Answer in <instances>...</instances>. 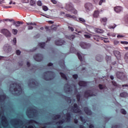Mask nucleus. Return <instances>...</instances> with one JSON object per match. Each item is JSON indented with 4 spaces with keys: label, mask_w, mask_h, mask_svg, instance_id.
<instances>
[{
    "label": "nucleus",
    "mask_w": 128,
    "mask_h": 128,
    "mask_svg": "<svg viewBox=\"0 0 128 128\" xmlns=\"http://www.w3.org/2000/svg\"><path fill=\"white\" fill-rule=\"evenodd\" d=\"M37 4H38V6H42V1L38 0V1L37 2Z\"/></svg>",
    "instance_id": "obj_48"
},
{
    "label": "nucleus",
    "mask_w": 128,
    "mask_h": 128,
    "mask_svg": "<svg viewBox=\"0 0 128 128\" xmlns=\"http://www.w3.org/2000/svg\"><path fill=\"white\" fill-rule=\"evenodd\" d=\"M96 60L98 62H101L102 60V56L98 55L96 56Z\"/></svg>",
    "instance_id": "obj_25"
},
{
    "label": "nucleus",
    "mask_w": 128,
    "mask_h": 128,
    "mask_svg": "<svg viewBox=\"0 0 128 128\" xmlns=\"http://www.w3.org/2000/svg\"><path fill=\"white\" fill-rule=\"evenodd\" d=\"M66 120H67V122H70V118H72V115H70V113L68 112L66 114Z\"/></svg>",
    "instance_id": "obj_23"
},
{
    "label": "nucleus",
    "mask_w": 128,
    "mask_h": 128,
    "mask_svg": "<svg viewBox=\"0 0 128 128\" xmlns=\"http://www.w3.org/2000/svg\"><path fill=\"white\" fill-rule=\"evenodd\" d=\"M54 120H58V118H60V114H56L53 117Z\"/></svg>",
    "instance_id": "obj_38"
},
{
    "label": "nucleus",
    "mask_w": 128,
    "mask_h": 128,
    "mask_svg": "<svg viewBox=\"0 0 128 128\" xmlns=\"http://www.w3.org/2000/svg\"><path fill=\"white\" fill-rule=\"evenodd\" d=\"M84 112L88 116H92V112L88 107L84 108Z\"/></svg>",
    "instance_id": "obj_12"
},
{
    "label": "nucleus",
    "mask_w": 128,
    "mask_h": 128,
    "mask_svg": "<svg viewBox=\"0 0 128 128\" xmlns=\"http://www.w3.org/2000/svg\"><path fill=\"white\" fill-rule=\"evenodd\" d=\"M72 76H73V78L74 80H76L78 78V74H73Z\"/></svg>",
    "instance_id": "obj_49"
},
{
    "label": "nucleus",
    "mask_w": 128,
    "mask_h": 128,
    "mask_svg": "<svg viewBox=\"0 0 128 128\" xmlns=\"http://www.w3.org/2000/svg\"><path fill=\"white\" fill-rule=\"evenodd\" d=\"M116 26V25L115 24H114L113 25L109 26V28H114Z\"/></svg>",
    "instance_id": "obj_54"
},
{
    "label": "nucleus",
    "mask_w": 128,
    "mask_h": 128,
    "mask_svg": "<svg viewBox=\"0 0 128 128\" xmlns=\"http://www.w3.org/2000/svg\"><path fill=\"white\" fill-rule=\"evenodd\" d=\"M84 36L86 38H90V34H84Z\"/></svg>",
    "instance_id": "obj_56"
},
{
    "label": "nucleus",
    "mask_w": 128,
    "mask_h": 128,
    "mask_svg": "<svg viewBox=\"0 0 128 128\" xmlns=\"http://www.w3.org/2000/svg\"><path fill=\"white\" fill-rule=\"evenodd\" d=\"M98 87L100 90H104V85L102 84H100L98 85Z\"/></svg>",
    "instance_id": "obj_45"
},
{
    "label": "nucleus",
    "mask_w": 128,
    "mask_h": 128,
    "mask_svg": "<svg viewBox=\"0 0 128 128\" xmlns=\"http://www.w3.org/2000/svg\"><path fill=\"white\" fill-rule=\"evenodd\" d=\"M33 58L36 62H42V60H44V56L40 54H37L34 55Z\"/></svg>",
    "instance_id": "obj_5"
},
{
    "label": "nucleus",
    "mask_w": 128,
    "mask_h": 128,
    "mask_svg": "<svg viewBox=\"0 0 128 128\" xmlns=\"http://www.w3.org/2000/svg\"><path fill=\"white\" fill-rule=\"evenodd\" d=\"M2 122H6V116H2Z\"/></svg>",
    "instance_id": "obj_46"
},
{
    "label": "nucleus",
    "mask_w": 128,
    "mask_h": 128,
    "mask_svg": "<svg viewBox=\"0 0 128 128\" xmlns=\"http://www.w3.org/2000/svg\"><path fill=\"white\" fill-rule=\"evenodd\" d=\"M65 8L66 10H68V12H72L74 14H78V11L74 9V5L70 2L66 4Z\"/></svg>",
    "instance_id": "obj_3"
},
{
    "label": "nucleus",
    "mask_w": 128,
    "mask_h": 128,
    "mask_svg": "<svg viewBox=\"0 0 128 128\" xmlns=\"http://www.w3.org/2000/svg\"><path fill=\"white\" fill-rule=\"evenodd\" d=\"M6 98V94L0 95V102H4Z\"/></svg>",
    "instance_id": "obj_21"
},
{
    "label": "nucleus",
    "mask_w": 128,
    "mask_h": 128,
    "mask_svg": "<svg viewBox=\"0 0 128 128\" xmlns=\"http://www.w3.org/2000/svg\"><path fill=\"white\" fill-rule=\"evenodd\" d=\"M95 30L98 34H103L104 32V30L102 29L96 28Z\"/></svg>",
    "instance_id": "obj_31"
},
{
    "label": "nucleus",
    "mask_w": 128,
    "mask_h": 128,
    "mask_svg": "<svg viewBox=\"0 0 128 128\" xmlns=\"http://www.w3.org/2000/svg\"><path fill=\"white\" fill-rule=\"evenodd\" d=\"M99 15H100V11L95 10L94 12V14H93L94 18H98Z\"/></svg>",
    "instance_id": "obj_27"
},
{
    "label": "nucleus",
    "mask_w": 128,
    "mask_h": 128,
    "mask_svg": "<svg viewBox=\"0 0 128 128\" xmlns=\"http://www.w3.org/2000/svg\"><path fill=\"white\" fill-rule=\"evenodd\" d=\"M125 20L127 22H128V14L125 16Z\"/></svg>",
    "instance_id": "obj_64"
},
{
    "label": "nucleus",
    "mask_w": 128,
    "mask_h": 128,
    "mask_svg": "<svg viewBox=\"0 0 128 128\" xmlns=\"http://www.w3.org/2000/svg\"><path fill=\"white\" fill-rule=\"evenodd\" d=\"M59 64L62 68L65 69L66 68V64H64V60H61L59 61Z\"/></svg>",
    "instance_id": "obj_16"
},
{
    "label": "nucleus",
    "mask_w": 128,
    "mask_h": 128,
    "mask_svg": "<svg viewBox=\"0 0 128 128\" xmlns=\"http://www.w3.org/2000/svg\"><path fill=\"white\" fill-rule=\"evenodd\" d=\"M80 46H81L82 48H90V44H86L84 42H81L80 43Z\"/></svg>",
    "instance_id": "obj_8"
},
{
    "label": "nucleus",
    "mask_w": 128,
    "mask_h": 128,
    "mask_svg": "<svg viewBox=\"0 0 128 128\" xmlns=\"http://www.w3.org/2000/svg\"><path fill=\"white\" fill-rule=\"evenodd\" d=\"M12 32L14 34H17L18 30L16 29H12Z\"/></svg>",
    "instance_id": "obj_41"
},
{
    "label": "nucleus",
    "mask_w": 128,
    "mask_h": 128,
    "mask_svg": "<svg viewBox=\"0 0 128 128\" xmlns=\"http://www.w3.org/2000/svg\"><path fill=\"white\" fill-rule=\"evenodd\" d=\"M114 10L116 12L117 14H118L120 12L122 11V7L120 6H117L114 7Z\"/></svg>",
    "instance_id": "obj_14"
},
{
    "label": "nucleus",
    "mask_w": 128,
    "mask_h": 128,
    "mask_svg": "<svg viewBox=\"0 0 128 128\" xmlns=\"http://www.w3.org/2000/svg\"><path fill=\"white\" fill-rule=\"evenodd\" d=\"M78 85L80 86H88V82L86 81H80L78 82Z\"/></svg>",
    "instance_id": "obj_20"
},
{
    "label": "nucleus",
    "mask_w": 128,
    "mask_h": 128,
    "mask_svg": "<svg viewBox=\"0 0 128 128\" xmlns=\"http://www.w3.org/2000/svg\"><path fill=\"white\" fill-rule=\"evenodd\" d=\"M26 24L27 26H29L28 28V30H32L34 28V27L30 26H36V24L35 22H26Z\"/></svg>",
    "instance_id": "obj_18"
},
{
    "label": "nucleus",
    "mask_w": 128,
    "mask_h": 128,
    "mask_svg": "<svg viewBox=\"0 0 128 128\" xmlns=\"http://www.w3.org/2000/svg\"><path fill=\"white\" fill-rule=\"evenodd\" d=\"M120 96L121 98H128V94L126 92H123L120 94Z\"/></svg>",
    "instance_id": "obj_24"
},
{
    "label": "nucleus",
    "mask_w": 128,
    "mask_h": 128,
    "mask_svg": "<svg viewBox=\"0 0 128 128\" xmlns=\"http://www.w3.org/2000/svg\"><path fill=\"white\" fill-rule=\"evenodd\" d=\"M20 24H24V22H20V21H17V22L14 21L13 22V25L15 26L16 28L20 26Z\"/></svg>",
    "instance_id": "obj_17"
},
{
    "label": "nucleus",
    "mask_w": 128,
    "mask_h": 128,
    "mask_svg": "<svg viewBox=\"0 0 128 128\" xmlns=\"http://www.w3.org/2000/svg\"><path fill=\"white\" fill-rule=\"evenodd\" d=\"M114 44L115 46H116L120 44V42L118 40H114Z\"/></svg>",
    "instance_id": "obj_57"
},
{
    "label": "nucleus",
    "mask_w": 128,
    "mask_h": 128,
    "mask_svg": "<svg viewBox=\"0 0 128 128\" xmlns=\"http://www.w3.org/2000/svg\"><path fill=\"white\" fill-rule=\"evenodd\" d=\"M116 76L118 78H119L120 80H122V78H124V73L120 72H116Z\"/></svg>",
    "instance_id": "obj_15"
},
{
    "label": "nucleus",
    "mask_w": 128,
    "mask_h": 128,
    "mask_svg": "<svg viewBox=\"0 0 128 128\" xmlns=\"http://www.w3.org/2000/svg\"><path fill=\"white\" fill-rule=\"evenodd\" d=\"M104 2H106V0H99L98 2V4L99 6H102V4H104Z\"/></svg>",
    "instance_id": "obj_39"
},
{
    "label": "nucleus",
    "mask_w": 128,
    "mask_h": 128,
    "mask_svg": "<svg viewBox=\"0 0 128 128\" xmlns=\"http://www.w3.org/2000/svg\"><path fill=\"white\" fill-rule=\"evenodd\" d=\"M54 72L52 71H46L43 74V78L44 80H52V76H54Z\"/></svg>",
    "instance_id": "obj_2"
},
{
    "label": "nucleus",
    "mask_w": 128,
    "mask_h": 128,
    "mask_svg": "<svg viewBox=\"0 0 128 128\" xmlns=\"http://www.w3.org/2000/svg\"><path fill=\"white\" fill-rule=\"evenodd\" d=\"M30 4L31 6H34V4H36V2L34 0H30Z\"/></svg>",
    "instance_id": "obj_51"
},
{
    "label": "nucleus",
    "mask_w": 128,
    "mask_h": 128,
    "mask_svg": "<svg viewBox=\"0 0 128 128\" xmlns=\"http://www.w3.org/2000/svg\"><path fill=\"white\" fill-rule=\"evenodd\" d=\"M64 122V120H60L57 122V124H62Z\"/></svg>",
    "instance_id": "obj_52"
},
{
    "label": "nucleus",
    "mask_w": 128,
    "mask_h": 128,
    "mask_svg": "<svg viewBox=\"0 0 128 128\" xmlns=\"http://www.w3.org/2000/svg\"><path fill=\"white\" fill-rule=\"evenodd\" d=\"M39 46H40V48H44V46H46V42H40L39 44Z\"/></svg>",
    "instance_id": "obj_34"
},
{
    "label": "nucleus",
    "mask_w": 128,
    "mask_h": 128,
    "mask_svg": "<svg viewBox=\"0 0 128 128\" xmlns=\"http://www.w3.org/2000/svg\"><path fill=\"white\" fill-rule=\"evenodd\" d=\"M78 20V22H80V24H86V20H84V18H79Z\"/></svg>",
    "instance_id": "obj_26"
},
{
    "label": "nucleus",
    "mask_w": 128,
    "mask_h": 128,
    "mask_svg": "<svg viewBox=\"0 0 128 128\" xmlns=\"http://www.w3.org/2000/svg\"><path fill=\"white\" fill-rule=\"evenodd\" d=\"M1 32L4 36H6V38H10V36H12V34H10V32L7 29H2L1 30Z\"/></svg>",
    "instance_id": "obj_7"
},
{
    "label": "nucleus",
    "mask_w": 128,
    "mask_h": 128,
    "mask_svg": "<svg viewBox=\"0 0 128 128\" xmlns=\"http://www.w3.org/2000/svg\"><path fill=\"white\" fill-rule=\"evenodd\" d=\"M34 122H36V120H30L28 121V124H34Z\"/></svg>",
    "instance_id": "obj_50"
},
{
    "label": "nucleus",
    "mask_w": 128,
    "mask_h": 128,
    "mask_svg": "<svg viewBox=\"0 0 128 128\" xmlns=\"http://www.w3.org/2000/svg\"><path fill=\"white\" fill-rule=\"evenodd\" d=\"M111 58H110V56H106V60L107 62H108V60H110Z\"/></svg>",
    "instance_id": "obj_60"
},
{
    "label": "nucleus",
    "mask_w": 128,
    "mask_h": 128,
    "mask_svg": "<svg viewBox=\"0 0 128 128\" xmlns=\"http://www.w3.org/2000/svg\"><path fill=\"white\" fill-rule=\"evenodd\" d=\"M114 54L115 56L118 59L120 58V52L118 50H114Z\"/></svg>",
    "instance_id": "obj_19"
},
{
    "label": "nucleus",
    "mask_w": 128,
    "mask_h": 128,
    "mask_svg": "<svg viewBox=\"0 0 128 128\" xmlns=\"http://www.w3.org/2000/svg\"><path fill=\"white\" fill-rule=\"evenodd\" d=\"M66 16H67V18H76V16H72L70 14H66Z\"/></svg>",
    "instance_id": "obj_30"
},
{
    "label": "nucleus",
    "mask_w": 128,
    "mask_h": 128,
    "mask_svg": "<svg viewBox=\"0 0 128 128\" xmlns=\"http://www.w3.org/2000/svg\"><path fill=\"white\" fill-rule=\"evenodd\" d=\"M12 88L14 90L16 96H20V94H22V89L20 84L14 83L10 85V90H11Z\"/></svg>",
    "instance_id": "obj_1"
},
{
    "label": "nucleus",
    "mask_w": 128,
    "mask_h": 128,
    "mask_svg": "<svg viewBox=\"0 0 128 128\" xmlns=\"http://www.w3.org/2000/svg\"><path fill=\"white\" fill-rule=\"evenodd\" d=\"M76 48L74 47H72L70 48V52L72 54H74V52H76Z\"/></svg>",
    "instance_id": "obj_36"
},
{
    "label": "nucleus",
    "mask_w": 128,
    "mask_h": 128,
    "mask_svg": "<svg viewBox=\"0 0 128 128\" xmlns=\"http://www.w3.org/2000/svg\"><path fill=\"white\" fill-rule=\"evenodd\" d=\"M68 28L69 30H71V32H74V28L70 27V26L68 27Z\"/></svg>",
    "instance_id": "obj_58"
},
{
    "label": "nucleus",
    "mask_w": 128,
    "mask_h": 128,
    "mask_svg": "<svg viewBox=\"0 0 128 128\" xmlns=\"http://www.w3.org/2000/svg\"><path fill=\"white\" fill-rule=\"evenodd\" d=\"M14 120H16V124H18V122H20V124H21V122H22V120L20 119H17V120L14 119Z\"/></svg>",
    "instance_id": "obj_44"
},
{
    "label": "nucleus",
    "mask_w": 128,
    "mask_h": 128,
    "mask_svg": "<svg viewBox=\"0 0 128 128\" xmlns=\"http://www.w3.org/2000/svg\"><path fill=\"white\" fill-rule=\"evenodd\" d=\"M20 50H16V54H17V56H20Z\"/></svg>",
    "instance_id": "obj_59"
},
{
    "label": "nucleus",
    "mask_w": 128,
    "mask_h": 128,
    "mask_svg": "<svg viewBox=\"0 0 128 128\" xmlns=\"http://www.w3.org/2000/svg\"><path fill=\"white\" fill-rule=\"evenodd\" d=\"M50 28L52 30H56L58 28L55 25H52L50 27Z\"/></svg>",
    "instance_id": "obj_37"
},
{
    "label": "nucleus",
    "mask_w": 128,
    "mask_h": 128,
    "mask_svg": "<svg viewBox=\"0 0 128 128\" xmlns=\"http://www.w3.org/2000/svg\"><path fill=\"white\" fill-rule=\"evenodd\" d=\"M76 54L78 56V59L81 62L82 64H86V61H84V59L82 58V55L80 54V53L78 52L76 53Z\"/></svg>",
    "instance_id": "obj_9"
},
{
    "label": "nucleus",
    "mask_w": 128,
    "mask_h": 128,
    "mask_svg": "<svg viewBox=\"0 0 128 128\" xmlns=\"http://www.w3.org/2000/svg\"><path fill=\"white\" fill-rule=\"evenodd\" d=\"M101 22H104V26H106V22H108V18H104L100 19Z\"/></svg>",
    "instance_id": "obj_28"
},
{
    "label": "nucleus",
    "mask_w": 128,
    "mask_h": 128,
    "mask_svg": "<svg viewBox=\"0 0 128 128\" xmlns=\"http://www.w3.org/2000/svg\"><path fill=\"white\" fill-rule=\"evenodd\" d=\"M86 10L88 12H90V10H92L94 8V6L91 3H86L84 5Z\"/></svg>",
    "instance_id": "obj_6"
},
{
    "label": "nucleus",
    "mask_w": 128,
    "mask_h": 128,
    "mask_svg": "<svg viewBox=\"0 0 128 128\" xmlns=\"http://www.w3.org/2000/svg\"><path fill=\"white\" fill-rule=\"evenodd\" d=\"M71 110L76 114H82V112L81 110L78 108V104L76 103L74 104L73 106H72Z\"/></svg>",
    "instance_id": "obj_4"
},
{
    "label": "nucleus",
    "mask_w": 128,
    "mask_h": 128,
    "mask_svg": "<svg viewBox=\"0 0 128 128\" xmlns=\"http://www.w3.org/2000/svg\"><path fill=\"white\" fill-rule=\"evenodd\" d=\"M94 94L92 93L90 90H86L84 92V96L85 98H88V96H92Z\"/></svg>",
    "instance_id": "obj_11"
},
{
    "label": "nucleus",
    "mask_w": 128,
    "mask_h": 128,
    "mask_svg": "<svg viewBox=\"0 0 128 128\" xmlns=\"http://www.w3.org/2000/svg\"><path fill=\"white\" fill-rule=\"evenodd\" d=\"M124 60L128 64V53L126 54L124 56Z\"/></svg>",
    "instance_id": "obj_40"
},
{
    "label": "nucleus",
    "mask_w": 128,
    "mask_h": 128,
    "mask_svg": "<svg viewBox=\"0 0 128 128\" xmlns=\"http://www.w3.org/2000/svg\"><path fill=\"white\" fill-rule=\"evenodd\" d=\"M100 40H104V42H105V44H108V42H110L108 41V38H104L100 37Z\"/></svg>",
    "instance_id": "obj_32"
},
{
    "label": "nucleus",
    "mask_w": 128,
    "mask_h": 128,
    "mask_svg": "<svg viewBox=\"0 0 128 128\" xmlns=\"http://www.w3.org/2000/svg\"><path fill=\"white\" fill-rule=\"evenodd\" d=\"M51 2L54 4H58V2H56V0H51Z\"/></svg>",
    "instance_id": "obj_61"
},
{
    "label": "nucleus",
    "mask_w": 128,
    "mask_h": 128,
    "mask_svg": "<svg viewBox=\"0 0 128 128\" xmlns=\"http://www.w3.org/2000/svg\"><path fill=\"white\" fill-rule=\"evenodd\" d=\"M112 82L113 86H118V83H116V82L113 80Z\"/></svg>",
    "instance_id": "obj_55"
},
{
    "label": "nucleus",
    "mask_w": 128,
    "mask_h": 128,
    "mask_svg": "<svg viewBox=\"0 0 128 128\" xmlns=\"http://www.w3.org/2000/svg\"><path fill=\"white\" fill-rule=\"evenodd\" d=\"M117 38H124V36L122 34H119V35H118Z\"/></svg>",
    "instance_id": "obj_63"
},
{
    "label": "nucleus",
    "mask_w": 128,
    "mask_h": 128,
    "mask_svg": "<svg viewBox=\"0 0 128 128\" xmlns=\"http://www.w3.org/2000/svg\"><path fill=\"white\" fill-rule=\"evenodd\" d=\"M74 38H76V36L74 35H70L66 37V38H68V40H72Z\"/></svg>",
    "instance_id": "obj_35"
},
{
    "label": "nucleus",
    "mask_w": 128,
    "mask_h": 128,
    "mask_svg": "<svg viewBox=\"0 0 128 128\" xmlns=\"http://www.w3.org/2000/svg\"><path fill=\"white\" fill-rule=\"evenodd\" d=\"M120 44H128V42L126 41H121Z\"/></svg>",
    "instance_id": "obj_53"
},
{
    "label": "nucleus",
    "mask_w": 128,
    "mask_h": 128,
    "mask_svg": "<svg viewBox=\"0 0 128 128\" xmlns=\"http://www.w3.org/2000/svg\"><path fill=\"white\" fill-rule=\"evenodd\" d=\"M66 44V42L62 39L56 40L55 42L56 46H62V44Z\"/></svg>",
    "instance_id": "obj_10"
},
{
    "label": "nucleus",
    "mask_w": 128,
    "mask_h": 128,
    "mask_svg": "<svg viewBox=\"0 0 128 128\" xmlns=\"http://www.w3.org/2000/svg\"><path fill=\"white\" fill-rule=\"evenodd\" d=\"M63 98L68 102H72V99H70V97H68V96H63Z\"/></svg>",
    "instance_id": "obj_22"
},
{
    "label": "nucleus",
    "mask_w": 128,
    "mask_h": 128,
    "mask_svg": "<svg viewBox=\"0 0 128 128\" xmlns=\"http://www.w3.org/2000/svg\"><path fill=\"white\" fill-rule=\"evenodd\" d=\"M76 98L78 102H80V94H78L76 95Z\"/></svg>",
    "instance_id": "obj_47"
},
{
    "label": "nucleus",
    "mask_w": 128,
    "mask_h": 128,
    "mask_svg": "<svg viewBox=\"0 0 128 128\" xmlns=\"http://www.w3.org/2000/svg\"><path fill=\"white\" fill-rule=\"evenodd\" d=\"M5 4L6 6H8V4H12V0H5L3 1H1L0 2V4Z\"/></svg>",
    "instance_id": "obj_13"
},
{
    "label": "nucleus",
    "mask_w": 128,
    "mask_h": 128,
    "mask_svg": "<svg viewBox=\"0 0 128 128\" xmlns=\"http://www.w3.org/2000/svg\"><path fill=\"white\" fill-rule=\"evenodd\" d=\"M60 74L62 78L66 80H68V78H66V74L62 72H60Z\"/></svg>",
    "instance_id": "obj_29"
},
{
    "label": "nucleus",
    "mask_w": 128,
    "mask_h": 128,
    "mask_svg": "<svg viewBox=\"0 0 128 128\" xmlns=\"http://www.w3.org/2000/svg\"><path fill=\"white\" fill-rule=\"evenodd\" d=\"M13 42H14V44H16V38H14Z\"/></svg>",
    "instance_id": "obj_62"
},
{
    "label": "nucleus",
    "mask_w": 128,
    "mask_h": 128,
    "mask_svg": "<svg viewBox=\"0 0 128 128\" xmlns=\"http://www.w3.org/2000/svg\"><path fill=\"white\" fill-rule=\"evenodd\" d=\"M32 116H30V114H28V112H26V114H27V116H28V118H34V116L36 112H32Z\"/></svg>",
    "instance_id": "obj_33"
},
{
    "label": "nucleus",
    "mask_w": 128,
    "mask_h": 128,
    "mask_svg": "<svg viewBox=\"0 0 128 128\" xmlns=\"http://www.w3.org/2000/svg\"><path fill=\"white\" fill-rule=\"evenodd\" d=\"M42 10H44V12H46L47 10H48V8L46 6H43Z\"/></svg>",
    "instance_id": "obj_43"
},
{
    "label": "nucleus",
    "mask_w": 128,
    "mask_h": 128,
    "mask_svg": "<svg viewBox=\"0 0 128 128\" xmlns=\"http://www.w3.org/2000/svg\"><path fill=\"white\" fill-rule=\"evenodd\" d=\"M120 112L123 114H126V110L124 109H121Z\"/></svg>",
    "instance_id": "obj_42"
}]
</instances>
